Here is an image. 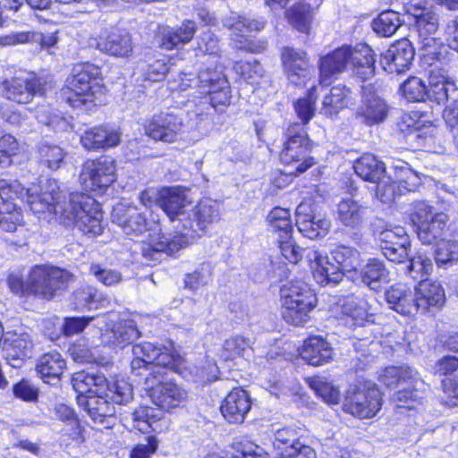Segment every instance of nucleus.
<instances>
[{
	"label": "nucleus",
	"mask_w": 458,
	"mask_h": 458,
	"mask_svg": "<svg viewBox=\"0 0 458 458\" xmlns=\"http://www.w3.org/2000/svg\"><path fill=\"white\" fill-rule=\"evenodd\" d=\"M0 198L4 202L20 199L26 200L32 212L48 213L60 223L76 225L85 235L90 237L102 233V211L100 205L87 194L73 192L66 197L59 190L55 181H48L40 193L36 187L25 189L18 181L0 180Z\"/></svg>",
	"instance_id": "nucleus-1"
},
{
	"label": "nucleus",
	"mask_w": 458,
	"mask_h": 458,
	"mask_svg": "<svg viewBox=\"0 0 458 458\" xmlns=\"http://www.w3.org/2000/svg\"><path fill=\"white\" fill-rule=\"evenodd\" d=\"M131 353V373L141 377L139 384L155 405L169 411L186 401V390L170 378L171 371L187 377L181 368L182 358L171 344L165 346L144 342L134 344Z\"/></svg>",
	"instance_id": "nucleus-2"
},
{
	"label": "nucleus",
	"mask_w": 458,
	"mask_h": 458,
	"mask_svg": "<svg viewBox=\"0 0 458 458\" xmlns=\"http://www.w3.org/2000/svg\"><path fill=\"white\" fill-rule=\"evenodd\" d=\"M112 220L127 234L138 235L149 232L140 243L141 255L147 261H157L163 252H172L177 249L176 241L168 240L161 234L159 225L148 223L143 213L135 206L116 205L112 212Z\"/></svg>",
	"instance_id": "nucleus-3"
},
{
	"label": "nucleus",
	"mask_w": 458,
	"mask_h": 458,
	"mask_svg": "<svg viewBox=\"0 0 458 458\" xmlns=\"http://www.w3.org/2000/svg\"><path fill=\"white\" fill-rule=\"evenodd\" d=\"M375 62L374 52L369 45L343 46L321 58L320 83L329 84L331 79L343 72L348 64L352 65L357 77L362 81L369 80L375 74Z\"/></svg>",
	"instance_id": "nucleus-4"
},
{
	"label": "nucleus",
	"mask_w": 458,
	"mask_h": 458,
	"mask_svg": "<svg viewBox=\"0 0 458 458\" xmlns=\"http://www.w3.org/2000/svg\"><path fill=\"white\" fill-rule=\"evenodd\" d=\"M99 68L95 64L86 63L77 65L73 74L67 79L66 89L63 95L73 107H78L104 93V88L98 82Z\"/></svg>",
	"instance_id": "nucleus-5"
},
{
	"label": "nucleus",
	"mask_w": 458,
	"mask_h": 458,
	"mask_svg": "<svg viewBox=\"0 0 458 458\" xmlns=\"http://www.w3.org/2000/svg\"><path fill=\"white\" fill-rule=\"evenodd\" d=\"M72 385L78 398L81 396H89V394H102L106 387L110 395L114 398L118 404H124L132 399V386L124 379L108 382L106 377L98 373H89L86 371L75 372L72 377Z\"/></svg>",
	"instance_id": "nucleus-6"
},
{
	"label": "nucleus",
	"mask_w": 458,
	"mask_h": 458,
	"mask_svg": "<svg viewBox=\"0 0 458 458\" xmlns=\"http://www.w3.org/2000/svg\"><path fill=\"white\" fill-rule=\"evenodd\" d=\"M415 17V34L411 35L414 38L412 42L415 50L420 54L422 60L432 65L434 61L439 60L443 56L445 50V41L435 38L433 35L438 29V17L430 11H422L421 13L414 15Z\"/></svg>",
	"instance_id": "nucleus-7"
},
{
	"label": "nucleus",
	"mask_w": 458,
	"mask_h": 458,
	"mask_svg": "<svg viewBox=\"0 0 458 458\" xmlns=\"http://www.w3.org/2000/svg\"><path fill=\"white\" fill-rule=\"evenodd\" d=\"M180 89L185 90L193 86L199 87L201 93L209 95L210 105L216 110H222L230 103L229 83L222 71L209 68L200 71L198 77L184 74Z\"/></svg>",
	"instance_id": "nucleus-8"
},
{
	"label": "nucleus",
	"mask_w": 458,
	"mask_h": 458,
	"mask_svg": "<svg viewBox=\"0 0 458 458\" xmlns=\"http://www.w3.org/2000/svg\"><path fill=\"white\" fill-rule=\"evenodd\" d=\"M382 405L381 393L370 382L351 386L345 392L343 411L359 419L374 417Z\"/></svg>",
	"instance_id": "nucleus-9"
},
{
	"label": "nucleus",
	"mask_w": 458,
	"mask_h": 458,
	"mask_svg": "<svg viewBox=\"0 0 458 458\" xmlns=\"http://www.w3.org/2000/svg\"><path fill=\"white\" fill-rule=\"evenodd\" d=\"M73 280V276L60 267L35 266L30 272V287L33 294L51 299Z\"/></svg>",
	"instance_id": "nucleus-10"
},
{
	"label": "nucleus",
	"mask_w": 458,
	"mask_h": 458,
	"mask_svg": "<svg viewBox=\"0 0 458 458\" xmlns=\"http://www.w3.org/2000/svg\"><path fill=\"white\" fill-rule=\"evenodd\" d=\"M447 218L445 213H434L432 208L423 201L414 204L411 215L419 240L428 245L442 236Z\"/></svg>",
	"instance_id": "nucleus-11"
},
{
	"label": "nucleus",
	"mask_w": 458,
	"mask_h": 458,
	"mask_svg": "<svg viewBox=\"0 0 458 458\" xmlns=\"http://www.w3.org/2000/svg\"><path fill=\"white\" fill-rule=\"evenodd\" d=\"M300 125L295 123L287 129L285 134L287 140L280 153V159L283 163L297 165L294 171L289 172L295 174L304 173L314 165L313 157L309 156L310 150L309 139L304 133L297 131Z\"/></svg>",
	"instance_id": "nucleus-12"
},
{
	"label": "nucleus",
	"mask_w": 458,
	"mask_h": 458,
	"mask_svg": "<svg viewBox=\"0 0 458 458\" xmlns=\"http://www.w3.org/2000/svg\"><path fill=\"white\" fill-rule=\"evenodd\" d=\"M194 220H185L179 230L180 238L176 242L177 249L187 244L190 239H193L198 230L204 231L208 225L216 222L220 218L219 204L213 199H201L193 212Z\"/></svg>",
	"instance_id": "nucleus-13"
},
{
	"label": "nucleus",
	"mask_w": 458,
	"mask_h": 458,
	"mask_svg": "<svg viewBox=\"0 0 458 458\" xmlns=\"http://www.w3.org/2000/svg\"><path fill=\"white\" fill-rule=\"evenodd\" d=\"M80 179L84 190L103 191L115 180V163L108 157L88 160L83 164Z\"/></svg>",
	"instance_id": "nucleus-14"
},
{
	"label": "nucleus",
	"mask_w": 458,
	"mask_h": 458,
	"mask_svg": "<svg viewBox=\"0 0 458 458\" xmlns=\"http://www.w3.org/2000/svg\"><path fill=\"white\" fill-rule=\"evenodd\" d=\"M184 127L183 120L179 114L160 113L146 122L144 131L154 140L172 143L177 140Z\"/></svg>",
	"instance_id": "nucleus-15"
},
{
	"label": "nucleus",
	"mask_w": 458,
	"mask_h": 458,
	"mask_svg": "<svg viewBox=\"0 0 458 458\" xmlns=\"http://www.w3.org/2000/svg\"><path fill=\"white\" fill-rule=\"evenodd\" d=\"M389 107L386 102L378 96L372 84L361 87V104L356 111V115L367 125L383 123L388 115Z\"/></svg>",
	"instance_id": "nucleus-16"
},
{
	"label": "nucleus",
	"mask_w": 458,
	"mask_h": 458,
	"mask_svg": "<svg viewBox=\"0 0 458 458\" xmlns=\"http://www.w3.org/2000/svg\"><path fill=\"white\" fill-rule=\"evenodd\" d=\"M106 393L108 391L106 387L102 394L81 396L78 398V403L95 423L104 424L105 428H112L114 422L115 408L107 399H112L113 403H117L112 394L107 396Z\"/></svg>",
	"instance_id": "nucleus-17"
},
{
	"label": "nucleus",
	"mask_w": 458,
	"mask_h": 458,
	"mask_svg": "<svg viewBox=\"0 0 458 458\" xmlns=\"http://www.w3.org/2000/svg\"><path fill=\"white\" fill-rule=\"evenodd\" d=\"M415 55V47L408 38H402L390 46L381 55V65L390 74L408 70Z\"/></svg>",
	"instance_id": "nucleus-18"
},
{
	"label": "nucleus",
	"mask_w": 458,
	"mask_h": 458,
	"mask_svg": "<svg viewBox=\"0 0 458 458\" xmlns=\"http://www.w3.org/2000/svg\"><path fill=\"white\" fill-rule=\"evenodd\" d=\"M44 93V85L36 76L14 77L3 82V94L12 101L26 104Z\"/></svg>",
	"instance_id": "nucleus-19"
},
{
	"label": "nucleus",
	"mask_w": 458,
	"mask_h": 458,
	"mask_svg": "<svg viewBox=\"0 0 458 458\" xmlns=\"http://www.w3.org/2000/svg\"><path fill=\"white\" fill-rule=\"evenodd\" d=\"M32 348L31 335L23 329L7 332L4 337V358L13 368L21 366L23 360L30 356Z\"/></svg>",
	"instance_id": "nucleus-20"
},
{
	"label": "nucleus",
	"mask_w": 458,
	"mask_h": 458,
	"mask_svg": "<svg viewBox=\"0 0 458 458\" xmlns=\"http://www.w3.org/2000/svg\"><path fill=\"white\" fill-rule=\"evenodd\" d=\"M281 56L288 81L297 86L304 84L312 71L306 52L284 47Z\"/></svg>",
	"instance_id": "nucleus-21"
},
{
	"label": "nucleus",
	"mask_w": 458,
	"mask_h": 458,
	"mask_svg": "<svg viewBox=\"0 0 458 458\" xmlns=\"http://www.w3.org/2000/svg\"><path fill=\"white\" fill-rule=\"evenodd\" d=\"M252 402L247 391L241 387L233 388L224 398L220 411L230 423H242L251 409Z\"/></svg>",
	"instance_id": "nucleus-22"
},
{
	"label": "nucleus",
	"mask_w": 458,
	"mask_h": 458,
	"mask_svg": "<svg viewBox=\"0 0 458 458\" xmlns=\"http://www.w3.org/2000/svg\"><path fill=\"white\" fill-rule=\"evenodd\" d=\"M296 226L303 236L318 239L328 233L331 222L321 215H314L310 205L301 203L296 208Z\"/></svg>",
	"instance_id": "nucleus-23"
},
{
	"label": "nucleus",
	"mask_w": 458,
	"mask_h": 458,
	"mask_svg": "<svg viewBox=\"0 0 458 458\" xmlns=\"http://www.w3.org/2000/svg\"><path fill=\"white\" fill-rule=\"evenodd\" d=\"M308 265L312 269L313 277L322 286L336 285L344 278V269L331 263L318 250L308 251Z\"/></svg>",
	"instance_id": "nucleus-24"
},
{
	"label": "nucleus",
	"mask_w": 458,
	"mask_h": 458,
	"mask_svg": "<svg viewBox=\"0 0 458 458\" xmlns=\"http://www.w3.org/2000/svg\"><path fill=\"white\" fill-rule=\"evenodd\" d=\"M266 21L254 20L243 16H231L224 21V26L232 31V39L236 43L235 47L248 51H256L252 43L247 38V33L259 31L264 29Z\"/></svg>",
	"instance_id": "nucleus-25"
},
{
	"label": "nucleus",
	"mask_w": 458,
	"mask_h": 458,
	"mask_svg": "<svg viewBox=\"0 0 458 458\" xmlns=\"http://www.w3.org/2000/svg\"><path fill=\"white\" fill-rule=\"evenodd\" d=\"M188 203L184 191L178 186L163 188L159 191L158 205L171 221L177 219L182 225L185 220H191L184 209Z\"/></svg>",
	"instance_id": "nucleus-26"
},
{
	"label": "nucleus",
	"mask_w": 458,
	"mask_h": 458,
	"mask_svg": "<svg viewBox=\"0 0 458 458\" xmlns=\"http://www.w3.org/2000/svg\"><path fill=\"white\" fill-rule=\"evenodd\" d=\"M97 47L101 52L116 57H128L133 50L130 33L122 30H114L100 35Z\"/></svg>",
	"instance_id": "nucleus-27"
},
{
	"label": "nucleus",
	"mask_w": 458,
	"mask_h": 458,
	"mask_svg": "<svg viewBox=\"0 0 458 458\" xmlns=\"http://www.w3.org/2000/svg\"><path fill=\"white\" fill-rule=\"evenodd\" d=\"M417 310L426 312L431 308H441L445 302V294L440 283L421 280L415 287Z\"/></svg>",
	"instance_id": "nucleus-28"
},
{
	"label": "nucleus",
	"mask_w": 458,
	"mask_h": 458,
	"mask_svg": "<svg viewBox=\"0 0 458 458\" xmlns=\"http://www.w3.org/2000/svg\"><path fill=\"white\" fill-rule=\"evenodd\" d=\"M81 142L88 150L112 148L119 144L120 132L114 128L97 126L85 131Z\"/></svg>",
	"instance_id": "nucleus-29"
},
{
	"label": "nucleus",
	"mask_w": 458,
	"mask_h": 458,
	"mask_svg": "<svg viewBox=\"0 0 458 458\" xmlns=\"http://www.w3.org/2000/svg\"><path fill=\"white\" fill-rule=\"evenodd\" d=\"M386 300L389 307L401 315L411 316L418 312L415 292L403 284L391 286L386 292Z\"/></svg>",
	"instance_id": "nucleus-30"
},
{
	"label": "nucleus",
	"mask_w": 458,
	"mask_h": 458,
	"mask_svg": "<svg viewBox=\"0 0 458 458\" xmlns=\"http://www.w3.org/2000/svg\"><path fill=\"white\" fill-rule=\"evenodd\" d=\"M300 353L301 358L312 366H321L333 359L330 344L317 335L304 341Z\"/></svg>",
	"instance_id": "nucleus-31"
},
{
	"label": "nucleus",
	"mask_w": 458,
	"mask_h": 458,
	"mask_svg": "<svg viewBox=\"0 0 458 458\" xmlns=\"http://www.w3.org/2000/svg\"><path fill=\"white\" fill-rule=\"evenodd\" d=\"M337 220L345 227L359 229L367 220V208L352 197H346L337 205Z\"/></svg>",
	"instance_id": "nucleus-32"
},
{
	"label": "nucleus",
	"mask_w": 458,
	"mask_h": 458,
	"mask_svg": "<svg viewBox=\"0 0 458 458\" xmlns=\"http://www.w3.org/2000/svg\"><path fill=\"white\" fill-rule=\"evenodd\" d=\"M455 89L454 82L445 70L435 68L429 72L427 84V99L443 103L447 100L449 92Z\"/></svg>",
	"instance_id": "nucleus-33"
},
{
	"label": "nucleus",
	"mask_w": 458,
	"mask_h": 458,
	"mask_svg": "<svg viewBox=\"0 0 458 458\" xmlns=\"http://www.w3.org/2000/svg\"><path fill=\"white\" fill-rule=\"evenodd\" d=\"M140 336L133 320H122L101 334L102 343L114 347L127 345Z\"/></svg>",
	"instance_id": "nucleus-34"
},
{
	"label": "nucleus",
	"mask_w": 458,
	"mask_h": 458,
	"mask_svg": "<svg viewBox=\"0 0 458 458\" xmlns=\"http://www.w3.org/2000/svg\"><path fill=\"white\" fill-rule=\"evenodd\" d=\"M316 306V297L309 296L301 301H286L282 303L283 318L293 326H303L310 320V313Z\"/></svg>",
	"instance_id": "nucleus-35"
},
{
	"label": "nucleus",
	"mask_w": 458,
	"mask_h": 458,
	"mask_svg": "<svg viewBox=\"0 0 458 458\" xmlns=\"http://www.w3.org/2000/svg\"><path fill=\"white\" fill-rule=\"evenodd\" d=\"M65 368V360L57 352L43 354L36 366L37 372L46 383H50L51 379L58 380Z\"/></svg>",
	"instance_id": "nucleus-36"
},
{
	"label": "nucleus",
	"mask_w": 458,
	"mask_h": 458,
	"mask_svg": "<svg viewBox=\"0 0 458 458\" xmlns=\"http://www.w3.org/2000/svg\"><path fill=\"white\" fill-rule=\"evenodd\" d=\"M353 168L358 176L373 183L377 182L386 172L385 164L371 154H365L357 159Z\"/></svg>",
	"instance_id": "nucleus-37"
},
{
	"label": "nucleus",
	"mask_w": 458,
	"mask_h": 458,
	"mask_svg": "<svg viewBox=\"0 0 458 458\" xmlns=\"http://www.w3.org/2000/svg\"><path fill=\"white\" fill-rule=\"evenodd\" d=\"M196 30L195 22L186 20L181 26L171 28L164 32L161 45L164 48L169 50L187 44L192 39Z\"/></svg>",
	"instance_id": "nucleus-38"
},
{
	"label": "nucleus",
	"mask_w": 458,
	"mask_h": 458,
	"mask_svg": "<svg viewBox=\"0 0 458 458\" xmlns=\"http://www.w3.org/2000/svg\"><path fill=\"white\" fill-rule=\"evenodd\" d=\"M351 90L344 85L334 86L328 94L324 97L320 113L327 116L336 115L347 106Z\"/></svg>",
	"instance_id": "nucleus-39"
},
{
	"label": "nucleus",
	"mask_w": 458,
	"mask_h": 458,
	"mask_svg": "<svg viewBox=\"0 0 458 458\" xmlns=\"http://www.w3.org/2000/svg\"><path fill=\"white\" fill-rule=\"evenodd\" d=\"M285 18L297 30L307 33L313 18V9L308 3L298 2L285 11Z\"/></svg>",
	"instance_id": "nucleus-40"
},
{
	"label": "nucleus",
	"mask_w": 458,
	"mask_h": 458,
	"mask_svg": "<svg viewBox=\"0 0 458 458\" xmlns=\"http://www.w3.org/2000/svg\"><path fill=\"white\" fill-rule=\"evenodd\" d=\"M362 283L372 290H377L388 280V271L382 261L371 259L360 271Z\"/></svg>",
	"instance_id": "nucleus-41"
},
{
	"label": "nucleus",
	"mask_w": 458,
	"mask_h": 458,
	"mask_svg": "<svg viewBox=\"0 0 458 458\" xmlns=\"http://www.w3.org/2000/svg\"><path fill=\"white\" fill-rule=\"evenodd\" d=\"M267 219L272 232L277 234L278 239H290L293 227L289 209L274 208L267 215Z\"/></svg>",
	"instance_id": "nucleus-42"
},
{
	"label": "nucleus",
	"mask_w": 458,
	"mask_h": 458,
	"mask_svg": "<svg viewBox=\"0 0 458 458\" xmlns=\"http://www.w3.org/2000/svg\"><path fill=\"white\" fill-rule=\"evenodd\" d=\"M343 318L349 326H362L368 318V310L363 302L352 296L347 297L340 304Z\"/></svg>",
	"instance_id": "nucleus-43"
},
{
	"label": "nucleus",
	"mask_w": 458,
	"mask_h": 458,
	"mask_svg": "<svg viewBox=\"0 0 458 458\" xmlns=\"http://www.w3.org/2000/svg\"><path fill=\"white\" fill-rule=\"evenodd\" d=\"M394 177L403 195L415 191L421 184V178L419 174L403 162L394 166Z\"/></svg>",
	"instance_id": "nucleus-44"
},
{
	"label": "nucleus",
	"mask_w": 458,
	"mask_h": 458,
	"mask_svg": "<svg viewBox=\"0 0 458 458\" xmlns=\"http://www.w3.org/2000/svg\"><path fill=\"white\" fill-rule=\"evenodd\" d=\"M134 428L141 432L149 430L159 431L157 422L161 420V413L155 408L140 407L132 413Z\"/></svg>",
	"instance_id": "nucleus-45"
},
{
	"label": "nucleus",
	"mask_w": 458,
	"mask_h": 458,
	"mask_svg": "<svg viewBox=\"0 0 458 458\" xmlns=\"http://www.w3.org/2000/svg\"><path fill=\"white\" fill-rule=\"evenodd\" d=\"M333 259L342 269L345 271H356L361 265L360 253L352 247L339 245L332 251Z\"/></svg>",
	"instance_id": "nucleus-46"
},
{
	"label": "nucleus",
	"mask_w": 458,
	"mask_h": 458,
	"mask_svg": "<svg viewBox=\"0 0 458 458\" xmlns=\"http://www.w3.org/2000/svg\"><path fill=\"white\" fill-rule=\"evenodd\" d=\"M401 26L399 13L392 10L382 12L373 21V30L382 37H391Z\"/></svg>",
	"instance_id": "nucleus-47"
},
{
	"label": "nucleus",
	"mask_w": 458,
	"mask_h": 458,
	"mask_svg": "<svg viewBox=\"0 0 458 458\" xmlns=\"http://www.w3.org/2000/svg\"><path fill=\"white\" fill-rule=\"evenodd\" d=\"M72 301L77 310L98 309L102 306L101 294L92 286L86 285L77 289L72 295Z\"/></svg>",
	"instance_id": "nucleus-48"
},
{
	"label": "nucleus",
	"mask_w": 458,
	"mask_h": 458,
	"mask_svg": "<svg viewBox=\"0 0 458 458\" xmlns=\"http://www.w3.org/2000/svg\"><path fill=\"white\" fill-rule=\"evenodd\" d=\"M400 92L408 101H425L427 99V84L422 79L411 76L401 84Z\"/></svg>",
	"instance_id": "nucleus-49"
},
{
	"label": "nucleus",
	"mask_w": 458,
	"mask_h": 458,
	"mask_svg": "<svg viewBox=\"0 0 458 458\" xmlns=\"http://www.w3.org/2000/svg\"><path fill=\"white\" fill-rule=\"evenodd\" d=\"M181 368L183 371H186L187 377L185 378L194 381L206 382L216 377V365L210 360H206L202 366H197L188 365L182 359Z\"/></svg>",
	"instance_id": "nucleus-50"
},
{
	"label": "nucleus",
	"mask_w": 458,
	"mask_h": 458,
	"mask_svg": "<svg viewBox=\"0 0 458 458\" xmlns=\"http://www.w3.org/2000/svg\"><path fill=\"white\" fill-rule=\"evenodd\" d=\"M23 225V215L16 204L5 205L0 210V231L14 232Z\"/></svg>",
	"instance_id": "nucleus-51"
},
{
	"label": "nucleus",
	"mask_w": 458,
	"mask_h": 458,
	"mask_svg": "<svg viewBox=\"0 0 458 458\" xmlns=\"http://www.w3.org/2000/svg\"><path fill=\"white\" fill-rule=\"evenodd\" d=\"M310 386L319 395L324 402L336 404L340 401V392L337 388L327 382L324 377H314L309 379Z\"/></svg>",
	"instance_id": "nucleus-52"
},
{
	"label": "nucleus",
	"mask_w": 458,
	"mask_h": 458,
	"mask_svg": "<svg viewBox=\"0 0 458 458\" xmlns=\"http://www.w3.org/2000/svg\"><path fill=\"white\" fill-rule=\"evenodd\" d=\"M278 243L281 254L293 264H298L303 259L308 263V251L316 250L313 248H301L296 245L292 240V235L290 236V239H278Z\"/></svg>",
	"instance_id": "nucleus-53"
},
{
	"label": "nucleus",
	"mask_w": 458,
	"mask_h": 458,
	"mask_svg": "<svg viewBox=\"0 0 458 458\" xmlns=\"http://www.w3.org/2000/svg\"><path fill=\"white\" fill-rule=\"evenodd\" d=\"M435 259L438 266L456 261L458 259V242L453 240H440L437 243Z\"/></svg>",
	"instance_id": "nucleus-54"
},
{
	"label": "nucleus",
	"mask_w": 458,
	"mask_h": 458,
	"mask_svg": "<svg viewBox=\"0 0 458 458\" xmlns=\"http://www.w3.org/2000/svg\"><path fill=\"white\" fill-rule=\"evenodd\" d=\"M377 183V196L383 203L394 202L396 198L403 195L395 183L394 174L388 177H382Z\"/></svg>",
	"instance_id": "nucleus-55"
},
{
	"label": "nucleus",
	"mask_w": 458,
	"mask_h": 458,
	"mask_svg": "<svg viewBox=\"0 0 458 458\" xmlns=\"http://www.w3.org/2000/svg\"><path fill=\"white\" fill-rule=\"evenodd\" d=\"M39 162L50 169H57L63 162L64 153L56 145L42 144L38 148Z\"/></svg>",
	"instance_id": "nucleus-56"
},
{
	"label": "nucleus",
	"mask_w": 458,
	"mask_h": 458,
	"mask_svg": "<svg viewBox=\"0 0 458 458\" xmlns=\"http://www.w3.org/2000/svg\"><path fill=\"white\" fill-rule=\"evenodd\" d=\"M249 345L243 337L233 336L225 341L219 352L220 358L224 360H234L243 356Z\"/></svg>",
	"instance_id": "nucleus-57"
},
{
	"label": "nucleus",
	"mask_w": 458,
	"mask_h": 458,
	"mask_svg": "<svg viewBox=\"0 0 458 458\" xmlns=\"http://www.w3.org/2000/svg\"><path fill=\"white\" fill-rule=\"evenodd\" d=\"M282 303L286 301H301L304 298L316 297L307 284L302 282H290L281 288Z\"/></svg>",
	"instance_id": "nucleus-58"
},
{
	"label": "nucleus",
	"mask_w": 458,
	"mask_h": 458,
	"mask_svg": "<svg viewBox=\"0 0 458 458\" xmlns=\"http://www.w3.org/2000/svg\"><path fill=\"white\" fill-rule=\"evenodd\" d=\"M233 69L236 73L240 74L241 78L250 84H257L263 76V68L261 64L257 62H237Z\"/></svg>",
	"instance_id": "nucleus-59"
},
{
	"label": "nucleus",
	"mask_w": 458,
	"mask_h": 458,
	"mask_svg": "<svg viewBox=\"0 0 458 458\" xmlns=\"http://www.w3.org/2000/svg\"><path fill=\"white\" fill-rule=\"evenodd\" d=\"M212 278V267L210 264H202L197 270L187 274L184 278L185 287L195 291L201 286L209 284Z\"/></svg>",
	"instance_id": "nucleus-60"
},
{
	"label": "nucleus",
	"mask_w": 458,
	"mask_h": 458,
	"mask_svg": "<svg viewBox=\"0 0 458 458\" xmlns=\"http://www.w3.org/2000/svg\"><path fill=\"white\" fill-rule=\"evenodd\" d=\"M413 371L410 368L404 367H387L380 376V381L388 387L404 383L406 379H411Z\"/></svg>",
	"instance_id": "nucleus-61"
},
{
	"label": "nucleus",
	"mask_w": 458,
	"mask_h": 458,
	"mask_svg": "<svg viewBox=\"0 0 458 458\" xmlns=\"http://www.w3.org/2000/svg\"><path fill=\"white\" fill-rule=\"evenodd\" d=\"M314 91L315 88L313 87L306 97L300 98L294 104L295 112L303 124L308 123L315 115L317 98L314 95Z\"/></svg>",
	"instance_id": "nucleus-62"
},
{
	"label": "nucleus",
	"mask_w": 458,
	"mask_h": 458,
	"mask_svg": "<svg viewBox=\"0 0 458 458\" xmlns=\"http://www.w3.org/2000/svg\"><path fill=\"white\" fill-rule=\"evenodd\" d=\"M408 269L412 278L418 279L432 272L433 263L428 256L418 253L411 259Z\"/></svg>",
	"instance_id": "nucleus-63"
},
{
	"label": "nucleus",
	"mask_w": 458,
	"mask_h": 458,
	"mask_svg": "<svg viewBox=\"0 0 458 458\" xmlns=\"http://www.w3.org/2000/svg\"><path fill=\"white\" fill-rule=\"evenodd\" d=\"M205 458H267V454L265 450L257 445L248 443L237 450L235 454L221 457L217 454H208Z\"/></svg>",
	"instance_id": "nucleus-64"
}]
</instances>
